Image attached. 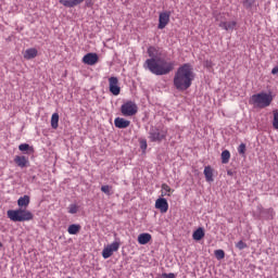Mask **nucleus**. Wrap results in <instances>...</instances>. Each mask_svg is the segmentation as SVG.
I'll return each instance as SVG.
<instances>
[{
	"label": "nucleus",
	"mask_w": 278,
	"mask_h": 278,
	"mask_svg": "<svg viewBox=\"0 0 278 278\" xmlns=\"http://www.w3.org/2000/svg\"><path fill=\"white\" fill-rule=\"evenodd\" d=\"M139 144H140V149L144 153V151H147V147H148L147 139H139Z\"/></svg>",
	"instance_id": "33"
},
{
	"label": "nucleus",
	"mask_w": 278,
	"mask_h": 278,
	"mask_svg": "<svg viewBox=\"0 0 278 278\" xmlns=\"http://www.w3.org/2000/svg\"><path fill=\"white\" fill-rule=\"evenodd\" d=\"M192 81H194L192 64L185 63L179 66L174 75V88H176L178 92H186V90L192 86Z\"/></svg>",
	"instance_id": "2"
},
{
	"label": "nucleus",
	"mask_w": 278,
	"mask_h": 278,
	"mask_svg": "<svg viewBox=\"0 0 278 278\" xmlns=\"http://www.w3.org/2000/svg\"><path fill=\"white\" fill-rule=\"evenodd\" d=\"M273 93L260 92L255 93L250 98L251 105L254 108H258L260 110H264V108H269L270 103H273Z\"/></svg>",
	"instance_id": "4"
},
{
	"label": "nucleus",
	"mask_w": 278,
	"mask_h": 278,
	"mask_svg": "<svg viewBox=\"0 0 278 278\" xmlns=\"http://www.w3.org/2000/svg\"><path fill=\"white\" fill-rule=\"evenodd\" d=\"M231 159V153L229 150H224L222 152V164H229V160Z\"/></svg>",
	"instance_id": "22"
},
{
	"label": "nucleus",
	"mask_w": 278,
	"mask_h": 278,
	"mask_svg": "<svg viewBox=\"0 0 278 278\" xmlns=\"http://www.w3.org/2000/svg\"><path fill=\"white\" fill-rule=\"evenodd\" d=\"M109 90L114 97H118L121 94V87L118 86V78L112 76L109 78Z\"/></svg>",
	"instance_id": "8"
},
{
	"label": "nucleus",
	"mask_w": 278,
	"mask_h": 278,
	"mask_svg": "<svg viewBox=\"0 0 278 278\" xmlns=\"http://www.w3.org/2000/svg\"><path fill=\"white\" fill-rule=\"evenodd\" d=\"M175 277H177V275H175L173 273H169V274L163 273L162 274V278H175Z\"/></svg>",
	"instance_id": "36"
},
{
	"label": "nucleus",
	"mask_w": 278,
	"mask_h": 278,
	"mask_svg": "<svg viewBox=\"0 0 278 278\" xmlns=\"http://www.w3.org/2000/svg\"><path fill=\"white\" fill-rule=\"evenodd\" d=\"M148 55L151 59L146 60L144 67L148 68L152 75H168L175 71V61L167 62L164 59H155L157 58L155 48L150 47L148 49Z\"/></svg>",
	"instance_id": "1"
},
{
	"label": "nucleus",
	"mask_w": 278,
	"mask_h": 278,
	"mask_svg": "<svg viewBox=\"0 0 278 278\" xmlns=\"http://www.w3.org/2000/svg\"><path fill=\"white\" fill-rule=\"evenodd\" d=\"M60 123V114L53 113L51 116V127L52 129H58Z\"/></svg>",
	"instance_id": "21"
},
{
	"label": "nucleus",
	"mask_w": 278,
	"mask_h": 278,
	"mask_svg": "<svg viewBox=\"0 0 278 278\" xmlns=\"http://www.w3.org/2000/svg\"><path fill=\"white\" fill-rule=\"evenodd\" d=\"M220 16H222V15H217V16H216V21H218V18H220Z\"/></svg>",
	"instance_id": "40"
},
{
	"label": "nucleus",
	"mask_w": 278,
	"mask_h": 278,
	"mask_svg": "<svg viewBox=\"0 0 278 278\" xmlns=\"http://www.w3.org/2000/svg\"><path fill=\"white\" fill-rule=\"evenodd\" d=\"M86 5L87 8H92V0H87Z\"/></svg>",
	"instance_id": "38"
},
{
	"label": "nucleus",
	"mask_w": 278,
	"mask_h": 278,
	"mask_svg": "<svg viewBox=\"0 0 278 278\" xmlns=\"http://www.w3.org/2000/svg\"><path fill=\"white\" fill-rule=\"evenodd\" d=\"M67 231L70 236H77V232L81 231V226L79 224H72L68 226Z\"/></svg>",
	"instance_id": "20"
},
{
	"label": "nucleus",
	"mask_w": 278,
	"mask_h": 278,
	"mask_svg": "<svg viewBox=\"0 0 278 278\" xmlns=\"http://www.w3.org/2000/svg\"><path fill=\"white\" fill-rule=\"evenodd\" d=\"M161 188H162V190H164V191H162V197H166V192H170L173 189H170V187L168 186V185H166V184H163L162 186H161Z\"/></svg>",
	"instance_id": "30"
},
{
	"label": "nucleus",
	"mask_w": 278,
	"mask_h": 278,
	"mask_svg": "<svg viewBox=\"0 0 278 278\" xmlns=\"http://www.w3.org/2000/svg\"><path fill=\"white\" fill-rule=\"evenodd\" d=\"M204 66H205V68L210 70V68L214 67V63L210 60H206V61H204Z\"/></svg>",
	"instance_id": "35"
},
{
	"label": "nucleus",
	"mask_w": 278,
	"mask_h": 278,
	"mask_svg": "<svg viewBox=\"0 0 278 278\" xmlns=\"http://www.w3.org/2000/svg\"><path fill=\"white\" fill-rule=\"evenodd\" d=\"M214 255L216 260H225V251L224 250H215Z\"/></svg>",
	"instance_id": "28"
},
{
	"label": "nucleus",
	"mask_w": 278,
	"mask_h": 278,
	"mask_svg": "<svg viewBox=\"0 0 278 278\" xmlns=\"http://www.w3.org/2000/svg\"><path fill=\"white\" fill-rule=\"evenodd\" d=\"M38 55V50L36 48L27 49L24 53L25 60H34Z\"/></svg>",
	"instance_id": "19"
},
{
	"label": "nucleus",
	"mask_w": 278,
	"mask_h": 278,
	"mask_svg": "<svg viewBox=\"0 0 278 278\" xmlns=\"http://www.w3.org/2000/svg\"><path fill=\"white\" fill-rule=\"evenodd\" d=\"M254 216L258 220H261V218H265V220H273L275 218V210H273V207L264 208V206H262V204H260L256 206Z\"/></svg>",
	"instance_id": "5"
},
{
	"label": "nucleus",
	"mask_w": 278,
	"mask_h": 278,
	"mask_svg": "<svg viewBox=\"0 0 278 278\" xmlns=\"http://www.w3.org/2000/svg\"><path fill=\"white\" fill-rule=\"evenodd\" d=\"M168 23H170V12L160 13L157 29H164Z\"/></svg>",
	"instance_id": "9"
},
{
	"label": "nucleus",
	"mask_w": 278,
	"mask_h": 278,
	"mask_svg": "<svg viewBox=\"0 0 278 278\" xmlns=\"http://www.w3.org/2000/svg\"><path fill=\"white\" fill-rule=\"evenodd\" d=\"M108 248L111 249V251L114 253L118 251V249H121V243L118 241H114L113 243L108 245Z\"/></svg>",
	"instance_id": "27"
},
{
	"label": "nucleus",
	"mask_w": 278,
	"mask_h": 278,
	"mask_svg": "<svg viewBox=\"0 0 278 278\" xmlns=\"http://www.w3.org/2000/svg\"><path fill=\"white\" fill-rule=\"evenodd\" d=\"M67 278H73V277H67Z\"/></svg>",
	"instance_id": "41"
},
{
	"label": "nucleus",
	"mask_w": 278,
	"mask_h": 278,
	"mask_svg": "<svg viewBox=\"0 0 278 278\" xmlns=\"http://www.w3.org/2000/svg\"><path fill=\"white\" fill-rule=\"evenodd\" d=\"M59 2L64 5V8H77V5L84 3V0H59Z\"/></svg>",
	"instance_id": "14"
},
{
	"label": "nucleus",
	"mask_w": 278,
	"mask_h": 278,
	"mask_svg": "<svg viewBox=\"0 0 278 278\" xmlns=\"http://www.w3.org/2000/svg\"><path fill=\"white\" fill-rule=\"evenodd\" d=\"M155 208L160 210L161 214H166L168 212V201L166 198H159L155 201Z\"/></svg>",
	"instance_id": "11"
},
{
	"label": "nucleus",
	"mask_w": 278,
	"mask_h": 278,
	"mask_svg": "<svg viewBox=\"0 0 278 278\" xmlns=\"http://www.w3.org/2000/svg\"><path fill=\"white\" fill-rule=\"evenodd\" d=\"M30 198L29 195L21 197L17 200V205L20 208L9 210L7 212V216L12 223H27L29 220H34V213L31 211L23 208L29 205Z\"/></svg>",
	"instance_id": "3"
},
{
	"label": "nucleus",
	"mask_w": 278,
	"mask_h": 278,
	"mask_svg": "<svg viewBox=\"0 0 278 278\" xmlns=\"http://www.w3.org/2000/svg\"><path fill=\"white\" fill-rule=\"evenodd\" d=\"M204 177L205 180L208 182L214 181V169H212V166L204 167Z\"/></svg>",
	"instance_id": "17"
},
{
	"label": "nucleus",
	"mask_w": 278,
	"mask_h": 278,
	"mask_svg": "<svg viewBox=\"0 0 278 278\" xmlns=\"http://www.w3.org/2000/svg\"><path fill=\"white\" fill-rule=\"evenodd\" d=\"M79 207L76 206V204H71L68 207V213L70 214H77Z\"/></svg>",
	"instance_id": "34"
},
{
	"label": "nucleus",
	"mask_w": 278,
	"mask_h": 278,
	"mask_svg": "<svg viewBox=\"0 0 278 278\" xmlns=\"http://www.w3.org/2000/svg\"><path fill=\"white\" fill-rule=\"evenodd\" d=\"M101 192H104L108 197L112 195V187L110 185H104L101 187Z\"/></svg>",
	"instance_id": "26"
},
{
	"label": "nucleus",
	"mask_w": 278,
	"mask_h": 278,
	"mask_svg": "<svg viewBox=\"0 0 278 278\" xmlns=\"http://www.w3.org/2000/svg\"><path fill=\"white\" fill-rule=\"evenodd\" d=\"M114 125L115 127H117V129H127V127L131 125V122L123 117H116L114 121Z\"/></svg>",
	"instance_id": "13"
},
{
	"label": "nucleus",
	"mask_w": 278,
	"mask_h": 278,
	"mask_svg": "<svg viewBox=\"0 0 278 278\" xmlns=\"http://www.w3.org/2000/svg\"><path fill=\"white\" fill-rule=\"evenodd\" d=\"M192 238L197 242L203 240V238H205V230L203 229V227H199L197 230H194L192 233Z\"/></svg>",
	"instance_id": "16"
},
{
	"label": "nucleus",
	"mask_w": 278,
	"mask_h": 278,
	"mask_svg": "<svg viewBox=\"0 0 278 278\" xmlns=\"http://www.w3.org/2000/svg\"><path fill=\"white\" fill-rule=\"evenodd\" d=\"M97 62H99V54L93 53V52H89V53L85 54L83 58V63L87 64L88 66H94V64H97Z\"/></svg>",
	"instance_id": "10"
},
{
	"label": "nucleus",
	"mask_w": 278,
	"mask_h": 278,
	"mask_svg": "<svg viewBox=\"0 0 278 278\" xmlns=\"http://www.w3.org/2000/svg\"><path fill=\"white\" fill-rule=\"evenodd\" d=\"M238 153L239 155H245L247 153V144L245 143H240L238 147Z\"/></svg>",
	"instance_id": "29"
},
{
	"label": "nucleus",
	"mask_w": 278,
	"mask_h": 278,
	"mask_svg": "<svg viewBox=\"0 0 278 278\" xmlns=\"http://www.w3.org/2000/svg\"><path fill=\"white\" fill-rule=\"evenodd\" d=\"M273 127L274 129H278V111H274Z\"/></svg>",
	"instance_id": "31"
},
{
	"label": "nucleus",
	"mask_w": 278,
	"mask_h": 278,
	"mask_svg": "<svg viewBox=\"0 0 278 278\" xmlns=\"http://www.w3.org/2000/svg\"><path fill=\"white\" fill-rule=\"evenodd\" d=\"M112 255H114V252H112V249H110L109 247L104 248L102 251V257L104 260H108L110 257H112Z\"/></svg>",
	"instance_id": "23"
},
{
	"label": "nucleus",
	"mask_w": 278,
	"mask_h": 278,
	"mask_svg": "<svg viewBox=\"0 0 278 278\" xmlns=\"http://www.w3.org/2000/svg\"><path fill=\"white\" fill-rule=\"evenodd\" d=\"M20 151H27L28 153H34V148L29 143H22L18 146Z\"/></svg>",
	"instance_id": "24"
},
{
	"label": "nucleus",
	"mask_w": 278,
	"mask_h": 278,
	"mask_svg": "<svg viewBox=\"0 0 278 278\" xmlns=\"http://www.w3.org/2000/svg\"><path fill=\"white\" fill-rule=\"evenodd\" d=\"M121 113L123 116H136L138 114V105L134 101H127L122 104Z\"/></svg>",
	"instance_id": "6"
},
{
	"label": "nucleus",
	"mask_w": 278,
	"mask_h": 278,
	"mask_svg": "<svg viewBox=\"0 0 278 278\" xmlns=\"http://www.w3.org/2000/svg\"><path fill=\"white\" fill-rule=\"evenodd\" d=\"M247 243L244 241L240 240L239 242L236 243V248L239 249V251H244L247 249Z\"/></svg>",
	"instance_id": "32"
},
{
	"label": "nucleus",
	"mask_w": 278,
	"mask_h": 278,
	"mask_svg": "<svg viewBox=\"0 0 278 278\" xmlns=\"http://www.w3.org/2000/svg\"><path fill=\"white\" fill-rule=\"evenodd\" d=\"M166 138V134L164 131H160L157 127H151L149 131V139L151 142H162Z\"/></svg>",
	"instance_id": "7"
},
{
	"label": "nucleus",
	"mask_w": 278,
	"mask_h": 278,
	"mask_svg": "<svg viewBox=\"0 0 278 278\" xmlns=\"http://www.w3.org/2000/svg\"><path fill=\"white\" fill-rule=\"evenodd\" d=\"M227 175L231 176V175H233V172L232 170H228Z\"/></svg>",
	"instance_id": "39"
},
{
	"label": "nucleus",
	"mask_w": 278,
	"mask_h": 278,
	"mask_svg": "<svg viewBox=\"0 0 278 278\" xmlns=\"http://www.w3.org/2000/svg\"><path fill=\"white\" fill-rule=\"evenodd\" d=\"M14 163L20 168H27V166H29V157H27L25 155H16L14 157Z\"/></svg>",
	"instance_id": "12"
},
{
	"label": "nucleus",
	"mask_w": 278,
	"mask_h": 278,
	"mask_svg": "<svg viewBox=\"0 0 278 278\" xmlns=\"http://www.w3.org/2000/svg\"><path fill=\"white\" fill-rule=\"evenodd\" d=\"M151 233L149 232H143V233H140L138 236V242L140 244H149V242H151Z\"/></svg>",
	"instance_id": "18"
},
{
	"label": "nucleus",
	"mask_w": 278,
	"mask_h": 278,
	"mask_svg": "<svg viewBox=\"0 0 278 278\" xmlns=\"http://www.w3.org/2000/svg\"><path fill=\"white\" fill-rule=\"evenodd\" d=\"M236 25H238V23H236V21L220 22L218 24V26L222 27V29H225V31L233 30L236 28Z\"/></svg>",
	"instance_id": "15"
},
{
	"label": "nucleus",
	"mask_w": 278,
	"mask_h": 278,
	"mask_svg": "<svg viewBox=\"0 0 278 278\" xmlns=\"http://www.w3.org/2000/svg\"><path fill=\"white\" fill-rule=\"evenodd\" d=\"M271 75H278V66H275V67L271 70Z\"/></svg>",
	"instance_id": "37"
},
{
	"label": "nucleus",
	"mask_w": 278,
	"mask_h": 278,
	"mask_svg": "<svg viewBox=\"0 0 278 278\" xmlns=\"http://www.w3.org/2000/svg\"><path fill=\"white\" fill-rule=\"evenodd\" d=\"M255 5V0H243V8L245 10H251Z\"/></svg>",
	"instance_id": "25"
}]
</instances>
